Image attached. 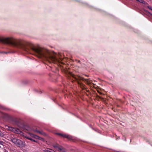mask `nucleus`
I'll list each match as a JSON object with an SVG mask.
<instances>
[{"label":"nucleus","mask_w":152,"mask_h":152,"mask_svg":"<svg viewBox=\"0 0 152 152\" xmlns=\"http://www.w3.org/2000/svg\"><path fill=\"white\" fill-rule=\"evenodd\" d=\"M0 41L4 43L11 45L16 48L22 49L26 51L29 50V48H30L40 56L46 58L50 62L54 64L60 63V61L58 58V57L62 60L61 57V56L60 54L54 53L53 55H51L49 51L46 49L34 48L33 44L30 42L13 38L1 39Z\"/></svg>","instance_id":"nucleus-1"},{"label":"nucleus","mask_w":152,"mask_h":152,"mask_svg":"<svg viewBox=\"0 0 152 152\" xmlns=\"http://www.w3.org/2000/svg\"><path fill=\"white\" fill-rule=\"evenodd\" d=\"M71 75L73 77L75 78V79L77 81L78 84L80 85V87L82 89L85 88L84 85L82 83L78 81L79 80H83L88 85H90L92 83V81L89 79H86L83 77L79 76H75L74 75L72 74H71Z\"/></svg>","instance_id":"nucleus-2"},{"label":"nucleus","mask_w":152,"mask_h":152,"mask_svg":"<svg viewBox=\"0 0 152 152\" xmlns=\"http://www.w3.org/2000/svg\"><path fill=\"white\" fill-rule=\"evenodd\" d=\"M11 141L17 146L21 147L23 146L24 144L23 142L20 140L14 138H11Z\"/></svg>","instance_id":"nucleus-3"},{"label":"nucleus","mask_w":152,"mask_h":152,"mask_svg":"<svg viewBox=\"0 0 152 152\" xmlns=\"http://www.w3.org/2000/svg\"><path fill=\"white\" fill-rule=\"evenodd\" d=\"M5 127L8 130L12 131L15 133L20 134L22 133L21 131L18 129L13 128L7 126H6Z\"/></svg>","instance_id":"nucleus-4"},{"label":"nucleus","mask_w":152,"mask_h":152,"mask_svg":"<svg viewBox=\"0 0 152 152\" xmlns=\"http://www.w3.org/2000/svg\"><path fill=\"white\" fill-rule=\"evenodd\" d=\"M137 1L142 3L144 5V6L146 7L148 5V3L143 0H136Z\"/></svg>","instance_id":"nucleus-5"},{"label":"nucleus","mask_w":152,"mask_h":152,"mask_svg":"<svg viewBox=\"0 0 152 152\" xmlns=\"http://www.w3.org/2000/svg\"><path fill=\"white\" fill-rule=\"evenodd\" d=\"M29 135L30 137H30L32 138H34L36 139H37V138H38V136L35 135L33 134L32 133H29Z\"/></svg>","instance_id":"nucleus-6"},{"label":"nucleus","mask_w":152,"mask_h":152,"mask_svg":"<svg viewBox=\"0 0 152 152\" xmlns=\"http://www.w3.org/2000/svg\"><path fill=\"white\" fill-rule=\"evenodd\" d=\"M25 137L31 140V141H33L34 142H37V141L36 140H35L33 139V138H31V137H29V136H24Z\"/></svg>","instance_id":"nucleus-7"},{"label":"nucleus","mask_w":152,"mask_h":152,"mask_svg":"<svg viewBox=\"0 0 152 152\" xmlns=\"http://www.w3.org/2000/svg\"><path fill=\"white\" fill-rule=\"evenodd\" d=\"M2 117L4 118L7 119L9 118V115L7 114L3 113L2 114Z\"/></svg>","instance_id":"nucleus-8"},{"label":"nucleus","mask_w":152,"mask_h":152,"mask_svg":"<svg viewBox=\"0 0 152 152\" xmlns=\"http://www.w3.org/2000/svg\"><path fill=\"white\" fill-rule=\"evenodd\" d=\"M4 144L5 143L4 142L0 141V148L3 147Z\"/></svg>","instance_id":"nucleus-9"},{"label":"nucleus","mask_w":152,"mask_h":152,"mask_svg":"<svg viewBox=\"0 0 152 152\" xmlns=\"http://www.w3.org/2000/svg\"><path fill=\"white\" fill-rule=\"evenodd\" d=\"M45 152H55L53 150L50 149H48L46 150Z\"/></svg>","instance_id":"nucleus-10"},{"label":"nucleus","mask_w":152,"mask_h":152,"mask_svg":"<svg viewBox=\"0 0 152 152\" xmlns=\"http://www.w3.org/2000/svg\"><path fill=\"white\" fill-rule=\"evenodd\" d=\"M38 137L37 138V139L40 140H41L43 142L45 141V140L44 138L41 137H40L38 136Z\"/></svg>","instance_id":"nucleus-11"},{"label":"nucleus","mask_w":152,"mask_h":152,"mask_svg":"<svg viewBox=\"0 0 152 152\" xmlns=\"http://www.w3.org/2000/svg\"><path fill=\"white\" fill-rule=\"evenodd\" d=\"M59 134L62 136H63V137H66L67 138H68V136L67 135H66V134Z\"/></svg>","instance_id":"nucleus-12"},{"label":"nucleus","mask_w":152,"mask_h":152,"mask_svg":"<svg viewBox=\"0 0 152 152\" xmlns=\"http://www.w3.org/2000/svg\"><path fill=\"white\" fill-rule=\"evenodd\" d=\"M34 132H38L40 134H43V132L42 131H40L37 130H34Z\"/></svg>","instance_id":"nucleus-13"},{"label":"nucleus","mask_w":152,"mask_h":152,"mask_svg":"<svg viewBox=\"0 0 152 152\" xmlns=\"http://www.w3.org/2000/svg\"><path fill=\"white\" fill-rule=\"evenodd\" d=\"M147 7L148 8H149V9H150L152 11V7H150L148 6V5L146 7Z\"/></svg>","instance_id":"nucleus-14"},{"label":"nucleus","mask_w":152,"mask_h":152,"mask_svg":"<svg viewBox=\"0 0 152 152\" xmlns=\"http://www.w3.org/2000/svg\"><path fill=\"white\" fill-rule=\"evenodd\" d=\"M4 136V134L1 131H0V136L1 137H3Z\"/></svg>","instance_id":"nucleus-15"},{"label":"nucleus","mask_w":152,"mask_h":152,"mask_svg":"<svg viewBox=\"0 0 152 152\" xmlns=\"http://www.w3.org/2000/svg\"><path fill=\"white\" fill-rule=\"evenodd\" d=\"M99 93L100 94H102V93H100V92H99Z\"/></svg>","instance_id":"nucleus-16"}]
</instances>
